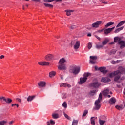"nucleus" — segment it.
I'll list each match as a JSON object with an SVG mask.
<instances>
[{"mask_svg":"<svg viewBox=\"0 0 125 125\" xmlns=\"http://www.w3.org/2000/svg\"><path fill=\"white\" fill-rule=\"evenodd\" d=\"M122 74H125V68L122 66H120L118 68V70L112 72L109 74V76L110 78H113V77L115 76L114 81L120 83L119 80L121 79V75Z\"/></svg>","mask_w":125,"mask_h":125,"instance_id":"nucleus-1","label":"nucleus"},{"mask_svg":"<svg viewBox=\"0 0 125 125\" xmlns=\"http://www.w3.org/2000/svg\"><path fill=\"white\" fill-rule=\"evenodd\" d=\"M69 72L74 76H77L81 72V67L76 65H72L69 67Z\"/></svg>","mask_w":125,"mask_h":125,"instance_id":"nucleus-2","label":"nucleus"},{"mask_svg":"<svg viewBox=\"0 0 125 125\" xmlns=\"http://www.w3.org/2000/svg\"><path fill=\"white\" fill-rule=\"evenodd\" d=\"M102 100V94L101 93H100L99 96V98L95 102V106L93 108L94 110H99L101 105H100V102Z\"/></svg>","mask_w":125,"mask_h":125,"instance_id":"nucleus-3","label":"nucleus"},{"mask_svg":"<svg viewBox=\"0 0 125 125\" xmlns=\"http://www.w3.org/2000/svg\"><path fill=\"white\" fill-rule=\"evenodd\" d=\"M100 85H101V83L98 82H93L90 84V86L94 88H98Z\"/></svg>","mask_w":125,"mask_h":125,"instance_id":"nucleus-4","label":"nucleus"},{"mask_svg":"<svg viewBox=\"0 0 125 125\" xmlns=\"http://www.w3.org/2000/svg\"><path fill=\"white\" fill-rule=\"evenodd\" d=\"M0 100H3L7 104H10L12 102V100L10 98H5L4 97H0Z\"/></svg>","mask_w":125,"mask_h":125,"instance_id":"nucleus-5","label":"nucleus"},{"mask_svg":"<svg viewBox=\"0 0 125 125\" xmlns=\"http://www.w3.org/2000/svg\"><path fill=\"white\" fill-rule=\"evenodd\" d=\"M114 29H115V26L112 28H109L106 29L104 30V34H105V35L107 36L109 35V34H110L112 32V31L114 30Z\"/></svg>","mask_w":125,"mask_h":125,"instance_id":"nucleus-6","label":"nucleus"},{"mask_svg":"<svg viewBox=\"0 0 125 125\" xmlns=\"http://www.w3.org/2000/svg\"><path fill=\"white\" fill-rule=\"evenodd\" d=\"M45 59L47 61H50V60H52V59H54V56L52 54H48L45 57Z\"/></svg>","mask_w":125,"mask_h":125,"instance_id":"nucleus-7","label":"nucleus"},{"mask_svg":"<svg viewBox=\"0 0 125 125\" xmlns=\"http://www.w3.org/2000/svg\"><path fill=\"white\" fill-rule=\"evenodd\" d=\"M102 23V21H99L93 23L92 26L93 28H99V26Z\"/></svg>","mask_w":125,"mask_h":125,"instance_id":"nucleus-8","label":"nucleus"},{"mask_svg":"<svg viewBox=\"0 0 125 125\" xmlns=\"http://www.w3.org/2000/svg\"><path fill=\"white\" fill-rule=\"evenodd\" d=\"M98 70L104 75H105V74H107V72H108V71L106 70V68L105 67H101L98 68Z\"/></svg>","mask_w":125,"mask_h":125,"instance_id":"nucleus-9","label":"nucleus"},{"mask_svg":"<svg viewBox=\"0 0 125 125\" xmlns=\"http://www.w3.org/2000/svg\"><path fill=\"white\" fill-rule=\"evenodd\" d=\"M58 69L59 70H60L61 71L62 70H66L67 68L66 67V65L65 64H60L58 66Z\"/></svg>","mask_w":125,"mask_h":125,"instance_id":"nucleus-10","label":"nucleus"},{"mask_svg":"<svg viewBox=\"0 0 125 125\" xmlns=\"http://www.w3.org/2000/svg\"><path fill=\"white\" fill-rule=\"evenodd\" d=\"M74 49H79L80 48V41H76L75 44L74 45Z\"/></svg>","mask_w":125,"mask_h":125,"instance_id":"nucleus-11","label":"nucleus"},{"mask_svg":"<svg viewBox=\"0 0 125 125\" xmlns=\"http://www.w3.org/2000/svg\"><path fill=\"white\" fill-rule=\"evenodd\" d=\"M87 80V78L86 77L80 78V82L79 83L80 84H83V83H85Z\"/></svg>","mask_w":125,"mask_h":125,"instance_id":"nucleus-12","label":"nucleus"},{"mask_svg":"<svg viewBox=\"0 0 125 125\" xmlns=\"http://www.w3.org/2000/svg\"><path fill=\"white\" fill-rule=\"evenodd\" d=\"M119 44H120V47L121 49H123L124 47H125V42L124 41H121V42H119Z\"/></svg>","mask_w":125,"mask_h":125,"instance_id":"nucleus-13","label":"nucleus"},{"mask_svg":"<svg viewBox=\"0 0 125 125\" xmlns=\"http://www.w3.org/2000/svg\"><path fill=\"white\" fill-rule=\"evenodd\" d=\"M110 92V90L109 89H106L104 90L103 92V95H104V96H107L109 94V93Z\"/></svg>","mask_w":125,"mask_h":125,"instance_id":"nucleus-14","label":"nucleus"},{"mask_svg":"<svg viewBox=\"0 0 125 125\" xmlns=\"http://www.w3.org/2000/svg\"><path fill=\"white\" fill-rule=\"evenodd\" d=\"M38 64L41 66H48V65H49V62H38Z\"/></svg>","mask_w":125,"mask_h":125,"instance_id":"nucleus-15","label":"nucleus"},{"mask_svg":"<svg viewBox=\"0 0 125 125\" xmlns=\"http://www.w3.org/2000/svg\"><path fill=\"white\" fill-rule=\"evenodd\" d=\"M46 84V83L45 82L41 81L39 83H38L39 86L41 87H44Z\"/></svg>","mask_w":125,"mask_h":125,"instance_id":"nucleus-16","label":"nucleus"},{"mask_svg":"<svg viewBox=\"0 0 125 125\" xmlns=\"http://www.w3.org/2000/svg\"><path fill=\"white\" fill-rule=\"evenodd\" d=\"M109 103L111 105H114L116 103V99L114 97L111 98L109 100Z\"/></svg>","mask_w":125,"mask_h":125,"instance_id":"nucleus-17","label":"nucleus"},{"mask_svg":"<svg viewBox=\"0 0 125 125\" xmlns=\"http://www.w3.org/2000/svg\"><path fill=\"white\" fill-rule=\"evenodd\" d=\"M66 63V60L64 58H62L59 61V64H64Z\"/></svg>","mask_w":125,"mask_h":125,"instance_id":"nucleus-18","label":"nucleus"},{"mask_svg":"<svg viewBox=\"0 0 125 125\" xmlns=\"http://www.w3.org/2000/svg\"><path fill=\"white\" fill-rule=\"evenodd\" d=\"M121 38L116 37L114 38V42H118V44H119V43L120 42L122 41H121Z\"/></svg>","mask_w":125,"mask_h":125,"instance_id":"nucleus-19","label":"nucleus"},{"mask_svg":"<svg viewBox=\"0 0 125 125\" xmlns=\"http://www.w3.org/2000/svg\"><path fill=\"white\" fill-rule=\"evenodd\" d=\"M65 12H66V15L67 16H70V15H71V13H72V12H74V10H66Z\"/></svg>","mask_w":125,"mask_h":125,"instance_id":"nucleus-20","label":"nucleus"},{"mask_svg":"<svg viewBox=\"0 0 125 125\" xmlns=\"http://www.w3.org/2000/svg\"><path fill=\"white\" fill-rule=\"evenodd\" d=\"M101 82H102V83H108L109 80L106 77H103L101 79Z\"/></svg>","mask_w":125,"mask_h":125,"instance_id":"nucleus-21","label":"nucleus"},{"mask_svg":"<svg viewBox=\"0 0 125 125\" xmlns=\"http://www.w3.org/2000/svg\"><path fill=\"white\" fill-rule=\"evenodd\" d=\"M90 121H91V125H95V117H91Z\"/></svg>","mask_w":125,"mask_h":125,"instance_id":"nucleus-22","label":"nucleus"},{"mask_svg":"<svg viewBox=\"0 0 125 125\" xmlns=\"http://www.w3.org/2000/svg\"><path fill=\"white\" fill-rule=\"evenodd\" d=\"M55 75H56V72H55V71L50 72L49 74L50 78H52V77H54Z\"/></svg>","mask_w":125,"mask_h":125,"instance_id":"nucleus-23","label":"nucleus"},{"mask_svg":"<svg viewBox=\"0 0 125 125\" xmlns=\"http://www.w3.org/2000/svg\"><path fill=\"white\" fill-rule=\"evenodd\" d=\"M125 21H121L116 26V28H119V27H121V26H123V25H124V24H125Z\"/></svg>","mask_w":125,"mask_h":125,"instance_id":"nucleus-24","label":"nucleus"},{"mask_svg":"<svg viewBox=\"0 0 125 125\" xmlns=\"http://www.w3.org/2000/svg\"><path fill=\"white\" fill-rule=\"evenodd\" d=\"M98 90H91L89 92V94L90 95H94V94H95V93H96V92H97Z\"/></svg>","mask_w":125,"mask_h":125,"instance_id":"nucleus-25","label":"nucleus"},{"mask_svg":"<svg viewBox=\"0 0 125 125\" xmlns=\"http://www.w3.org/2000/svg\"><path fill=\"white\" fill-rule=\"evenodd\" d=\"M51 124V125H50ZM47 125H55V122H54L53 120H50V122H47Z\"/></svg>","mask_w":125,"mask_h":125,"instance_id":"nucleus-26","label":"nucleus"},{"mask_svg":"<svg viewBox=\"0 0 125 125\" xmlns=\"http://www.w3.org/2000/svg\"><path fill=\"white\" fill-rule=\"evenodd\" d=\"M52 117L53 118V119H58V118H59V114L57 113L53 114Z\"/></svg>","mask_w":125,"mask_h":125,"instance_id":"nucleus-27","label":"nucleus"},{"mask_svg":"<svg viewBox=\"0 0 125 125\" xmlns=\"http://www.w3.org/2000/svg\"><path fill=\"white\" fill-rule=\"evenodd\" d=\"M115 108L117 109V110H119L120 111L123 110L124 109V106L123 105L120 106V105H116L115 106Z\"/></svg>","mask_w":125,"mask_h":125,"instance_id":"nucleus-28","label":"nucleus"},{"mask_svg":"<svg viewBox=\"0 0 125 125\" xmlns=\"http://www.w3.org/2000/svg\"><path fill=\"white\" fill-rule=\"evenodd\" d=\"M99 122L100 125H103L106 123V121L102 120L101 119H99Z\"/></svg>","mask_w":125,"mask_h":125,"instance_id":"nucleus-29","label":"nucleus"},{"mask_svg":"<svg viewBox=\"0 0 125 125\" xmlns=\"http://www.w3.org/2000/svg\"><path fill=\"white\" fill-rule=\"evenodd\" d=\"M112 25H114V22L110 21L105 25L106 28H108V27H110V26H112Z\"/></svg>","mask_w":125,"mask_h":125,"instance_id":"nucleus-30","label":"nucleus"},{"mask_svg":"<svg viewBox=\"0 0 125 125\" xmlns=\"http://www.w3.org/2000/svg\"><path fill=\"white\" fill-rule=\"evenodd\" d=\"M107 42H109V40L106 39L102 42V44L103 45H106Z\"/></svg>","mask_w":125,"mask_h":125,"instance_id":"nucleus-31","label":"nucleus"},{"mask_svg":"<svg viewBox=\"0 0 125 125\" xmlns=\"http://www.w3.org/2000/svg\"><path fill=\"white\" fill-rule=\"evenodd\" d=\"M90 59L91 60H96L97 59V56H90Z\"/></svg>","mask_w":125,"mask_h":125,"instance_id":"nucleus-32","label":"nucleus"},{"mask_svg":"<svg viewBox=\"0 0 125 125\" xmlns=\"http://www.w3.org/2000/svg\"><path fill=\"white\" fill-rule=\"evenodd\" d=\"M63 115H64L65 118L67 119V120H69V121H71V117H69V115H67V114H66V113L63 112Z\"/></svg>","mask_w":125,"mask_h":125,"instance_id":"nucleus-33","label":"nucleus"},{"mask_svg":"<svg viewBox=\"0 0 125 125\" xmlns=\"http://www.w3.org/2000/svg\"><path fill=\"white\" fill-rule=\"evenodd\" d=\"M117 51L115 50H112L109 52V55H114L116 53Z\"/></svg>","mask_w":125,"mask_h":125,"instance_id":"nucleus-34","label":"nucleus"},{"mask_svg":"<svg viewBox=\"0 0 125 125\" xmlns=\"http://www.w3.org/2000/svg\"><path fill=\"white\" fill-rule=\"evenodd\" d=\"M103 47V45L96 44V48H97V49H100L102 48Z\"/></svg>","mask_w":125,"mask_h":125,"instance_id":"nucleus-35","label":"nucleus"},{"mask_svg":"<svg viewBox=\"0 0 125 125\" xmlns=\"http://www.w3.org/2000/svg\"><path fill=\"white\" fill-rule=\"evenodd\" d=\"M44 5H45L46 7H53V5L48 3H44Z\"/></svg>","mask_w":125,"mask_h":125,"instance_id":"nucleus-36","label":"nucleus"},{"mask_svg":"<svg viewBox=\"0 0 125 125\" xmlns=\"http://www.w3.org/2000/svg\"><path fill=\"white\" fill-rule=\"evenodd\" d=\"M62 106L64 108V109H67V103L66 102H64L62 104Z\"/></svg>","mask_w":125,"mask_h":125,"instance_id":"nucleus-37","label":"nucleus"},{"mask_svg":"<svg viewBox=\"0 0 125 125\" xmlns=\"http://www.w3.org/2000/svg\"><path fill=\"white\" fill-rule=\"evenodd\" d=\"M87 114H88V111L87 110H84L82 117H85Z\"/></svg>","mask_w":125,"mask_h":125,"instance_id":"nucleus-38","label":"nucleus"},{"mask_svg":"<svg viewBox=\"0 0 125 125\" xmlns=\"http://www.w3.org/2000/svg\"><path fill=\"white\" fill-rule=\"evenodd\" d=\"M78 120H74L72 122V125H78Z\"/></svg>","mask_w":125,"mask_h":125,"instance_id":"nucleus-39","label":"nucleus"},{"mask_svg":"<svg viewBox=\"0 0 125 125\" xmlns=\"http://www.w3.org/2000/svg\"><path fill=\"white\" fill-rule=\"evenodd\" d=\"M27 101H28V102H31L32 101V96H29L27 97Z\"/></svg>","mask_w":125,"mask_h":125,"instance_id":"nucleus-40","label":"nucleus"},{"mask_svg":"<svg viewBox=\"0 0 125 125\" xmlns=\"http://www.w3.org/2000/svg\"><path fill=\"white\" fill-rule=\"evenodd\" d=\"M87 47H88V49H90L91 48V47H92V43L89 42L88 44Z\"/></svg>","mask_w":125,"mask_h":125,"instance_id":"nucleus-41","label":"nucleus"},{"mask_svg":"<svg viewBox=\"0 0 125 125\" xmlns=\"http://www.w3.org/2000/svg\"><path fill=\"white\" fill-rule=\"evenodd\" d=\"M90 75V73H85L83 75L84 76V78H87V77H89V75Z\"/></svg>","mask_w":125,"mask_h":125,"instance_id":"nucleus-42","label":"nucleus"},{"mask_svg":"<svg viewBox=\"0 0 125 125\" xmlns=\"http://www.w3.org/2000/svg\"><path fill=\"white\" fill-rule=\"evenodd\" d=\"M66 86H67V84L65 83H62L60 84V87H66Z\"/></svg>","mask_w":125,"mask_h":125,"instance_id":"nucleus-43","label":"nucleus"},{"mask_svg":"<svg viewBox=\"0 0 125 125\" xmlns=\"http://www.w3.org/2000/svg\"><path fill=\"white\" fill-rule=\"evenodd\" d=\"M44 2H52L54 1V0H44Z\"/></svg>","mask_w":125,"mask_h":125,"instance_id":"nucleus-44","label":"nucleus"},{"mask_svg":"<svg viewBox=\"0 0 125 125\" xmlns=\"http://www.w3.org/2000/svg\"><path fill=\"white\" fill-rule=\"evenodd\" d=\"M90 64H95V63H96V62H95V60H90Z\"/></svg>","mask_w":125,"mask_h":125,"instance_id":"nucleus-45","label":"nucleus"},{"mask_svg":"<svg viewBox=\"0 0 125 125\" xmlns=\"http://www.w3.org/2000/svg\"><path fill=\"white\" fill-rule=\"evenodd\" d=\"M5 124H6V121H2L0 122V125H4Z\"/></svg>","mask_w":125,"mask_h":125,"instance_id":"nucleus-46","label":"nucleus"},{"mask_svg":"<svg viewBox=\"0 0 125 125\" xmlns=\"http://www.w3.org/2000/svg\"><path fill=\"white\" fill-rule=\"evenodd\" d=\"M62 98H63V99H64V98H66V97H67V95H66V93H63V94H62Z\"/></svg>","mask_w":125,"mask_h":125,"instance_id":"nucleus-47","label":"nucleus"},{"mask_svg":"<svg viewBox=\"0 0 125 125\" xmlns=\"http://www.w3.org/2000/svg\"><path fill=\"white\" fill-rule=\"evenodd\" d=\"M119 32H120V30L119 28H117L116 30H115L114 33L115 34H117V33H119Z\"/></svg>","mask_w":125,"mask_h":125,"instance_id":"nucleus-48","label":"nucleus"},{"mask_svg":"<svg viewBox=\"0 0 125 125\" xmlns=\"http://www.w3.org/2000/svg\"><path fill=\"white\" fill-rule=\"evenodd\" d=\"M103 31H104V29H102L101 30H98L97 32L98 33H102V32H103Z\"/></svg>","mask_w":125,"mask_h":125,"instance_id":"nucleus-49","label":"nucleus"},{"mask_svg":"<svg viewBox=\"0 0 125 125\" xmlns=\"http://www.w3.org/2000/svg\"><path fill=\"white\" fill-rule=\"evenodd\" d=\"M75 28H76L75 25H72V26H71V29H72V30H73V29H75Z\"/></svg>","mask_w":125,"mask_h":125,"instance_id":"nucleus-50","label":"nucleus"},{"mask_svg":"<svg viewBox=\"0 0 125 125\" xmlns=\"http://www.w3.org/2000/svg\"><path fill=\"white\" fill-rule=\"evenodd\" d=\"M95 37L96 38V39H97L98 40H99V41H100V40H101L100 37H98V36H96V35H95Z\"/></svg>","mask_w":125,"mask_h":125,"instance_id":"nucleus-51","label":"nucleus"},{"mask_svg":"<svg viewBox=\"0 0 125 125\" xmlns=\"http://www.w3.org/2000/svg\"><path fill=\"white\" fill-rule=\"evenodd\" d=\"M118 29H119V31H122V30H123L124 29V26L119 28Z\"/></svg>","mask_w":125,"mask_h":125,"instance_id":"nucleus-52","label":"nucleus"},{"mask_svg":"<svg viewBox=\"0 0 125 125\" xmlns=\"http://www.w3.org/2000/svg\"><path fill=\"white\" fill-rule=\"evenodd\" d=\"M33 1H36L37 2H40L41 1V0H32Z\"/></svg>","mask_w":125,"mask_h":125,"instance_id":"nucleus-53","label":"nucleus"},{"mask_svg":"<svg viewBox=\"0 0 125 125\" xmlns=\"http://www.w3.org/2000/svg\"><path fill=\"white\" fill-rule=\"evenodd\" d=\"M74 43H75V41H72L71 42V45H74Z\"/></svg>","mask_w":125,"mask_h":125,"instance_id":"nucleus-54","label":"nucleus"},{"mask_svg":"<svg viewBox=\"0 0 125 125\" xmlns=\"http://www.w3.org/2000/svg\"><path fill=\"white\" fill-rule=\"evenodd\" d=\"M13 124V121H11V122H9V125H12Z\"/></svg>","mask_w":125,"mask_h":125,"instance_id":"nucleus-55","label":"nucleus"},{"mask_svg":"<svg viewBox=\"0 0 125 125\" xmlns=\"http://www.w3.org/2000/svg\"><path fill=\"white\" fill-rule=\"evenodd\" d=\"M0 59H2V58H4V56L3 55H1L0 57Z\"/></svg>","mask_w":125,"mask_h":125,"instance_id":"nucleus-56","label":"nucleus"},{"mask_svg":"<svg viewBox=\"0 0 125 125\" xmlns=\"http://www.w3.org/2000/svg\"><path fill=\"white\" fill-rule=\"evenodd\" d=\"M17 99V100L18 101H19V102H21V99H19V98H17V99Z\"/></svg>","mask_w":125,"mask_h":125,"instance_id":"nucleus-57","label":"nucleus"},{"mask_svg":"<svg viewBox=\"0 0 125 125\" xmlns=\"http://www.w3.org/2000/svg\"><path fill=\"white\" fill-rule=\"evenodd\" d=\"M11 106H12V107H13L14 106H16V104H12Z\"/></svg>","mask_w":125,"mask_h":125,"instance_id":"nucleus-58","label":"nucleus"},{"mask_svg":"<svg viewBox=\"0 0 125 125\" xmlns=\"http://www.w3.org/2000/svg\"><path fill=\"white\" fill-rule=\"evenodd\" d=\"M118 88H121V85H117Z\"/></svg>","mask_w":125,"mask_h":125,"instance_id":"nucleus-59","label":"nucleus"},{"mask_svg":"<svg viewBox=\"0 0 125 125\" xmlns=\"http://www.w3.org/2000/svg\"><path fill=\"white\" fill-rule=\"evenodd\" d=\"M87 36L88 37H91V33H89L87 34Z\"/></svg>","mask_w":125,"mask_h":125,"instance_id":"nucleus-60","label":"nucleus"},{"mask_svg":"<svg viewBox=\"0 0 125 125\" xmlns=\"http://www.w3.org/2000/svg\"><path fill=\"white\" fill-rule=\"evenodd\" d=\"M95 69L97 71L98 70V67L97 66H95Z\"/></svg>","mask_w":125,"mask_h":125,"instance_id":"nucleus-61","label":"nucleus"},{"mask_svg":"<svg viewBox=\"0 0 125 125\" xmlns=\"http://www.w3.org/2000/svg\"><path fill=\"white\" fill-rule=\"evenodd\" d=\"M115 43V42L114 41V42H111L109 43V44H114Z\"/></svg>","mask_w":125,"mask_h":125,"instance_id":"nucleus-62","label":"nucleus"},{"mask_svg":"<svg viewBox=\"0 0 125 125\" xmlns=\"http://www.w3.org/2000/svg\"><path fill=\"white\" fill-rule=\"evenodd\" d=\"M35 97H36V96H32V100H33L34 99V98H35Z\"/></svg>","mask_w":125,"mask_h":125,"instance_id":"nucleus-63","label":"nucleus"},{"mask_svg":"<svg viewBox=\"0 0 125 125\" xmlns=\"http://www.w3.org/2000/svg\"><path fill=\"white\" fill-rule=\"evenodd\" d=\"M61 80L64 79V77H63V76H61Z\"/></svg>","mask_w":125,"mask_h":125,"instance_id":"nucleus-64","label":"nucleus"}]
</instances>
